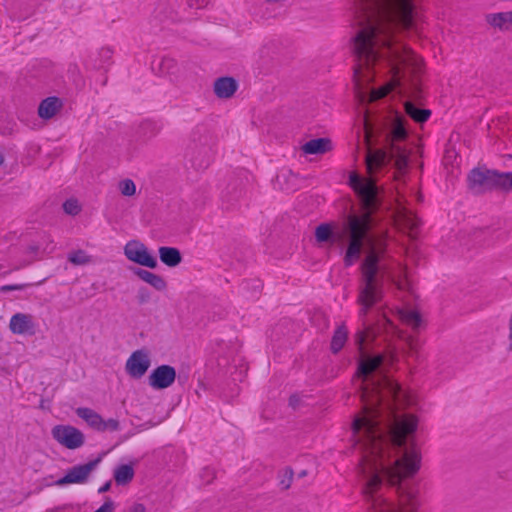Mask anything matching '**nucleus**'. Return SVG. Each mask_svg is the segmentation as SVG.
<instances>
[{"instance_id":"1","label":"nucleus","mask_w":512,"mask_h":512,"mask_svg":"<svg viewBox=\"0 0 512 512\" xmlns=\"http://www.w3.org/2000/svg\"><path fill=\"white\" fill-rule=\"evenodd\" d=\"M398 361L396 346L384 355L361 356L356 382L362 412L354 418L352 437L361 453L362 494L367 512H416L419 488L404 483L421 469L422 453L415 439L418 416L401 413L415 396L390 379L385 365Z\"/></svg>"},{"instance_id":"2","label":"nucleus","mask_w":512,"mask_h":512,"mask_svg":"<svg viewBox=\"0 0 512 512\" xmlns=\"http://www.w3.org/2000/svg\"><path fill=\"white\" fill-rule=\"evenodd\" d=\"M408 137L405 118L397 112L394 113L388 127L387 152L369 150L366 155L370 177L355 172L349 176V184L358 196L361 213L350 214L339 230L329 223L320 224L315 229V238L319 243H347L344 261L348 266L359 259L365 247V257L361 265L362 286L358 296L361 305L360 317H364L368 309L382 298L384 277L399 290L409 288L406 266L400 264L398 271H393L382 263L386 251V234L376 229L372 216L379 206V191L372 177L390 161H393L397 171L396 177L406 172L410 154Z\"/></svg>"},{"instance_id":"3","label":"nucleus","mask_w":512,"mask_h":512,"mask_svg":"<svg viewBox=\"0 0 512 512\" xmlns=\"http://www.w3.org/2000/svg\"><path fill=\"white\" fill-rule=\"evenodd\" d=\"M359 27L353 38L354 80L359 90L374 82L369 102L391 92L411 99L420 96L423 59L394 34L396 27L418 32L422 14L416 0H353Z\"/></svg>"},{"instance_id":"4","label":"nucleus","mask_w":512,"mask_h":512,"mask_svg":"<svg viewBox=\"0 0 512 512\" xmlns=\"http://www.w3.org/2000/svg\"><path fill=\"white\" fill-rule=\"evenodd\" d=\"M125 257L132 263L139 266L155 269L158 260L154 253L140 240H129L123 248Z\"/></svg>"},{"instance_id":"5","label":"nucleus","mask_w":512,"mask_h":512,"mask_svg":"<svg viewBox=\"0 0 512 512\" xmlns=\"http://www.w3.org/2000/svg\"><path fill=\"white\" fill-rule=\"evenodd\" d=\"M51 434L59 445L70 450L80 448L85 442L82 431L71 425H56L52 428Z\"/></svg>"},{"instance_id":"6","label":"nucleus","mask_w":512,"mask_h":512,"mask_svg":"<svg viewBox=\"0 0 512 512\" xmlns=\"http://www.w3.org/2000/svg\"><path fill=\"white\" fill-rule=\"evenodd\" d=\"M151 353L147 349H138L128 357L125 363L126 373L133 379H141L151 367Z\"/></svg>"},{"instance_id":"7","label":"nucleus","mask_w":512,"mask_h":512,"mask_svg":"<svg viewBox=\"0 0 512 512\" xmlns=\"http://www.w3.org/2000/svg\"><path fill=\"white\" fill-rule=\"evenodd\" d=\"M100 459L90 461L86 464L76 465L69 469L64 477L56 481V485L64 486L67 484H83L85 483L90 474L96 469Z\"/></svg>"},{"instance_id":"8","label":"nucleus","mask_w":512,"mask_h":512,"mask_svg":"<svg viewBox=\"0 0 512 512\" xmlns=\"http://www.w3.org/2000/svg\"><path fill=\"white\" fill-rule=\"evenodd\" d=\"M76 414L86 422L88 426L91 428L104 431V430H117L118 422L114 419H109L107 421L103 420L102 417L94 410L86 407H80L76 409Z\"/></svg>"},{"instance_id":"9","label":"nucleus","mask_w":512,"mask_h":512,"mask_svg":"<svg viewBox=\"0 0 512 512\" xmlns=\"http://www.w3.org/2000/svg\"><path fill=\"white\" fill-rule=\"evenodd\" d=\"M176 379V370L169 365H161L155 368L148 378L149 385L156 390L170 387Z\"/></svg>"},{"instance_id":"10","label":"nucleus","mask_w":512,"mask_h":512,"mask_svg":"<svg viewBox=\"0 0 512 512\" xmlns=\"http://www.w3.org/2000/svg\"><path fill=\"white\" fill-rule=\"evenodd\" d=\"M395 225L408 232L411 237H414L415 231L419 225L417 216L407 207L399 204L394 216Z\"/></svg>"},{"instance_id":"11","label":"nucleus","mask_w":512,"mask_h":512,"mask_svg":"<svg viewBox=\"0 0 512 512\" xmlns=\"http://www.w3.org/2000/svg\"><path fill=\"white\" fill-rule=\"evenodd\" d=\"M382 327L386 333L397 335L398 338L403 339L408 348V355L414 356L417 354L420 347L419 339L412 335L404 336L385 313L383 314Z\"/></svg>"},{"instance_id":"12","label":"nucleus","mask_w":512,"mask_h":512,"mask_svg":"<svg viewBox=\"0 0 512 512\" xmlns=\"http://www.w3.org/2000/svg\"><path fill=\"white\" fill-rule=\"evenodd\" d=\"M493 170L474 169L468 176L469 187L476 192L492 189Z\"/></svg>"},{"instance_id":"13","label":"nucleus","mask_w":512,"mask_h":512,"mask_svg":"<svg viewBox=\"0 0 512 512\" xmlns=\"http://www.w3.org/2000/svg\"><path fill=\"white\" fill-rule=\"evenodd\" d=\"M213 89L218 98L229 99L237 91L238 83L232 77H221L215 80Z\"/></svg>"},{"instance_id":"14","label":"nucleus","mask_w":512,"mask_h":512,"mask_svg":"<svg viewBox=\"0 0 512 512\" xmlns=\"http://www.w3.org/2000/svg\"><path fill=\"white\" fill-rule=\"evenodd\" d=\"M333 149V144L329 138L312 139L304 143L301 150L306 155H322Z\"/></svg>"},{"instance_id":"15","label":"nucleus","mask_w":512,"mask_h":512,"mask_svg":"<svg viewBox=\"0 0 512 512\" xmlns=\"http://www.w3.org/2000/svg\"><path fill=\"white\" fill-rule=\"evenodd\" d=\"M62 108V101L57 97H48L44 99L38 108V115L42 119H51Z\"/></svg>"},{"instance_id":"16","label":"nucleus","mask_w":512,"mask_h":512,"mask_svg":"<svg viewBox=\"0 0 512 512\" xmlns=\"http://www.w3.org/2000/svg\"><path fill=\"white\" fill-rule=\"evenodd\" d=\"M134 273L142 281H144L157 291H164L167 288V282L165 281V279L156 273L140 268H137L134 271Z\"/></svg>"},{"instance_id":"17","label":"nucleus","mask_w":512,"mask_h":512,"mask_svg":"<svg viewBox=\"0 0 512 512\" xmlns=\"http://www.w3.org/2000/svg\"><path fill=\"white\" fill-rule=\"evenodd\" d=\"M9 328L14 334H24L33 329V323L29 315L17 313L10 319Z\"/></svg>"},{"instance_id":"18","label":"nucleus","mask_w":512,"mask_h":512,"mask_svg":"<svg viewBox=\"0 0 512 512\" xmlns=\"http://www.w3.org/2000/svg\"><path fill=\"white\" fill-rule=\"evenodd\" d=\"M486 22L499 29H509L512 26V10L507 12L490 13L486 15Z\"/></svg>"},{"instance_id":"19","label":"nucleus","mask_w":512,"mask_h":512,"mask_svg":"<svg viewBox=\"0 0 512 512\" xmlns=\"http://www.w3.org/2000/svg\"><path fill=\"white\" fill-rule=\"evenodd\" d=\"M158 252L161 262L168 267H175L182 261L181 253L177 248L162 246Z\"/></svg>"},{"instance_id":"20","label":"nucleus","mask_w":512,"mask_h":512,"mask_svg":"<svg viewBox=\"0 0 512 512\" xmlns=\"http://www.w3.org/2000/svg\"><path fill=\"white\" fill-rule=\"evenodd\" d=\"M134 475V467L131 464L118 465L113 472L114 480L119 486L129 484L133 480Z\"/></svg>"},{"instance_id":"21","label":"nucleus","mask_w":512,"mask_h":512,"mask_svg":"<svg viewBox=\"0 0 512 512\" xmlns=\"http://www.w3.org/2000/svg\"><path fill=\"white\" fill-rule=\"evenodd\" d=\"M395 313L404 324L410 326L413 329H418L422 325V318L415 310L401 308L397 309Z\"/></svg>"},{"instance_id":"22","label":"nucleus","mask_w":512,"mask_h":512,"mask_svg":"<svg viewBox=\"0 0 512 512\" xmlns=\"http://www.w3.org/2000/svg\"><path fill=\"white\" fill-rule=\"evenodd\" d=\"M404 108L406 114L417 123H424L431 116L430 110L419 109L410 100L405 101Z\"/></svg>"},{"instance_id":"23","label":"nucleus","mask_w":512,"mask_h":512,"mask_svg":"<svg viewBox=\"0 0 512 512\" xmlns=\"http://www.w3.org/2000/svg\"><path fill=\"white\" fill-rule=\"evenodd\" d=\"M492 189L509 190L512 188V172L499 173L493 170Z\"/></svg>"},{"instance_id":"24","label":"nucleus","mask_w":512,"mask_h":512,"mask_svg":"<svg viewBox=\"0 0 512 512\" xmlns=\"http://www.w3.org/2000/svg\"><path fill=\"white\" fill-rule=\"evenodd\" d=\"M348 331L344 325L339 326L332 337L331 349L333 352L341 350L346 343Z\"/></svg>"},{"instance_id":"25","label":"nucleus","mask_w":512,"mask_h":512,"mask_svg":"<svg viewBox=\"0 0 512 512\" xmlns=\"http://www.w3.org/2000/svg\"><path fill=\"white\" fill-rule=\"evenodd\" d=\"M68 260L75 265H85L91 262V257L86 252L78 250L71 252Z\"/></svg>"},{"instance_id":"26","label":"nucleus","mask_w":512,"mask_h":512,"mask_svg":"<svg viewBox=\"0 0 512 512\" xmlns=\"http://www.w3.org/2000/svg\"><path fill=\"white\" fill-rule=\"evenodd\" d=\"M118 188L124 196H133L136 193V185L131 179H124L120 181Z\"/></svg>"},{"instance_id":"27","label":"nucleus","mask_w":512,"mask_h":512,"mask_svg":"<svg viewBox=\"0 0 512 512\" xmlns=\"http://www.w3.org/2000/svg\"><path fill=\"white\" fill-rule=\"evenodd\" d=\"M63 209L65 213L75 216L80 213L81 205L77 199L70 198L64 202Z\"/></svg>"},{"instance_id":"28","label":"nucleus","mask_w":512,"mask_h":512,"mask_svg":"<svg viewBox=\"0 0 512 512\" xmlns=\"http://www.w3.org/2000/svg\"><path fill=\"white\" fill-rule=\"evenodd\" d=\"M98 55L100 57V63L98 66L100 68H104L105 66H107L111 63V60L113 57V50L109 47H102L98 51Z\"/></svg>"},{"instance_id":"29","label":"nucleus","mask_w":512,"mask_h":512,"mask_svg":"<svg viewBox=\"0 0 512 512\" xmlns=\"http://www.w3.org/2000/svg\"><path fill=\"white\" fill-rule=\"evenodd\" d=\"M43 241L45 242V246H43V244H41L40 246L31 247L30 249L33 252H37L38 250H42L43 252H53L55 249V245H54L53 241L51 240V238L49 236H45L43 238Z\"/></svg>"},{"instance_id":"30","label":"nucleus","mask_w":512,"mask_h":512,"mask_svg":"<svg viewBox=\"0 0 512 512\" xmlns=\"http://www.w3.org/2000/svg\"><path fill=\"white\" fill-rule=\"evenodd\" d=\"M373 334V331L371 329H367L366 331H361L356 336V342L359 345V348L363 349V343L366 341L367 338L370 337V335Z\"/></svg>"},{"instance_id":"31","label":"nucleus","mask_w":512,"mask_h":512,"mask_svg":"<svg viewBox=\"0 0 512 512\" xmlns=\"http://www.w3.org/2000/svg\"><path fill=\"white\" fill-rule=\"evenodd\" d=\"M115 504L111 499H107L96 511L94 512H113Z\"/></svg>"},{"instance_id":"32","label":"nucleus","mask_w":512,"mask_h":512,"mask_svg":"<svg viewBox=\"0 0 512 512\" xmlns=\"http://www.w3.org/2000/svg\"><path fill=\"white\" fill-rule=\"evenodd\" d=\"M29 286H30L29 284L4 285L0 288V290L3 292L12 291V290H24Z\"/></svg>"},{"instance_id":"33","label":"nucleus","mask_w":512,"mask_h":512,"mask_svg":"<svg viewBox=\"0 0 512 512\" xmlns=\"http://www.w3.org/2000/svg\"><path fill=\"white\" fill-rule=\"evenodd\" d=\"M507 349L512 352V311L508 320Z\"/></svg>"},{"instance_id":"34","label":"nucleus","mask_w":512,"mask_h":512,"mask_svg":"<svg viewBox=\"0 0 512 512\" xmlns=\"http://www.w3.org/2000/svg\"><path fill=\"white\" fill-rule=\"evenodd\" d=\"M145 511H146L145 506L142 503H135L128 510V512H145Z\"/></svg>"},{"instance_id":"35","label":"nucleus","mask_w":512,"mask_h":512,"mask_svg":"<svg viewBox=\"0 0 512 512\" xmlns=\"http://www.w3.org/2000/svg\"><path fill=\"white\" fill-rule=\"evenodd\" d=\"M110 487H111V481H108L98 489V492L105 493L110 489Z\"/></svg>"},{"instance_id":"36","label":"nucleus","mask_w":512,"mask_h":512,"mask_svg":"<svg viewBox=\"0 0 512 512\" xmlns=\"http://www.w3.org/2000/svg\"><path fill=\"white\" fill-rule=\"evenodd\" d=\"M3 161H4V158H3L2 154L0 153V165L3 163Z\"/></svg>"},{"instance_id":"37","label":"nucleus","mask_w":512,"mask_h":512,"mask_svg":"<svg viewBox=\"0 0 512 512\" xmlns=\"http://www.w3.org/2000/svg\"><path fill=\"white\" fill-rule=\"evenodd\" d=\"M365 127H366V130L368 131V121L365 120Z\"/></svg>"}]
</instances>
